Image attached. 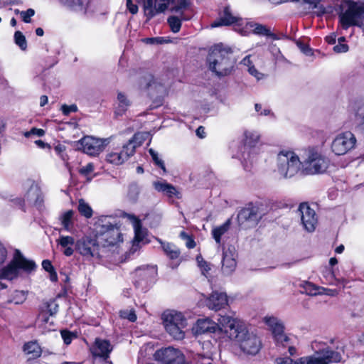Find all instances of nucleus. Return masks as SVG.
I'll return each mask as SVG.
<instances>
[{"label": "nucleus", "mask_w": 364, "mask_h": 364, "mask_svg": "<svg viewBox=\"0 0 364 364\" xmlns=\"http://www.w3.org/2000/svg\"><path fill=\"white\" fill-rule=\"evenodd\" d=\"M162 319L164 328L171 336L176 340L184 338V328L187 326V320L181 312L166 311L162 315Z\"/></svg>", "instance_id": "0eeeda50"}, {"label": "nucleus", "mask_w": 364, "mask_h": 364, "mask_svg": "<svg viewBox=\"0 0 364 364\" xmlns=\"http://www.w3.org/2000/svg\"><path fill=\"white\" fill-rule=\"evenodd\" d=\"M120 316L123 318H127L129 321L134 322L136 320V315L135 314L134 311H121Z\"/></svg>", "instance_id": "a18cd8bd"}, {"label": "nucleus", "mask_w": 364, "mask_h": 364, "mask_svg": "<svg viewBox=\"0 0 364 364\" xmlns=\"http://www.w3.org/2000/svg\"><path fill=\"white\" fill-rule=\"evenodd\" d=\"M42 267L48 272H52L53 270H54V268H53L51 262L48 259L43 261Z\"/></svg>", "instance_id": "680f3d73"}, {"label": "nucleus", "mask_w": 364, "mask_h": 364, "mask_svg": "<svg viewBox=\"0 0 364 364\" xmlns=\"http://www.w3.org/2000/svg\"><path fill=\"white\" fill-rule=\"evenodd\" d=\"M144 141L143 134H135L129 141L124 144L119 152H111L107 155V161L110 164L120 165L132 156L137 146L141 145Z\"/></svg>", "instance_id": "1a4fd4ad"}, {"label": "nucleus", "mask_w": 364, "mask_h": 364, "mask_svg": "<svg viewBox=\"0 0 364 364\" xmlns=\"http://www.w3.org/2000/svg\"><path fill=\"white\" fill-rule=\"evenodd\" d=\"M112 350V346L107 340L96 338L94 345L91 348V352L95 357H100L104 359L109 358Z\"/></svg>", "instance_id": "5701e85b"}, {"label": "nucleus", "mask_w": 364, "mask_h": 364, "mask_svg": "<svg viewBox=\"0 0 364 364\" xmlns=\"http://www.w3.org/2000/svg\"><path fill=\"white\" fill-rule=\"evenodd\" d=\"M187 240H188L187 242H186L187 247L189 249L195 247V246H196L195 241L193 240H192L191 237H188Z\"/></svg>", "instance_id": "338daca9"}, {"label": "nucleus", "mask_w": 364, "mask_h": 364, "mask_svg": "<svg viewBox=\"0 0 364 364\" xmlns=\"http://www.w3.org/2000/svg\"><path fill=\"white\" fill-rule=\"evenodd\" d=\"M277 364H296V360L290 358H279L276 359Z\"/></svg>", "instance_id": "13d9d810"}, {"label": "nucleus", "mask_w": 364, "mask_h": 364, "mask_svg": "<svg viewBox=\"0 0 364 364\" xmlns=\"http://www.w3.org/2000/svg\"><path fill=\"white\" fill-rule=\"evenodd\" d=\"M117 100V106L116 107L115 114L117 115H122L130 106V100L125 94L122 92H118Z\"/></svg>", "instance_id": "c756f323"}, {"label": "nucleus", "mask_w": 364, "mask_h": 364, "mask_svg": "<svg viewBox=\"0 0 364 364\" xmlns=\"http://www.w3.org/2000/svg\"><path fill=\"white\" fill-rule=\"evenodd\" d=\"M35 10L28 9L26 11H22L21 18L24 23H28L31 22V17L35 15Z\"/></svg>", "instance_id": "37998d69"}, {"label": "nucleus", "mask_w": 364, "mask_h": 364, "mask_svg": "<svg viewBox=\"0 0 364 364\" xmlns=\"http://www.w3.org/2000/svg\"><path fill=\"white\" fill-rule=\"evenodd\" d=\"M26 299V295L23 291H15L12 299L9 301L10 302L14 303L15 304H20L23 303Z\"/></svg>", "instance_id": "a19ab883"}, {"label": "nucleus", "mask_w": 364, "mask_h": 364, "mask_svg": "<svg viewBox=\"0 0 364 364\" xmlns=\"http://www.w3.org/2000/svg\"><path fill=\"white\" fill-rule=\"evenodd\" d=\"M334 10L343 29L351 26L364 28V5L353 0H336Z\"/></svg>", "instance_id": "f03ea898"}, {"label": "nucleus", "mask_w": 364, "mask_h": 364, "mask_svg": "<svg viewBox=\"0 0 364 364\" xmlns=\"http://www.w3.org/2000/svg\"><path fill=\"white\" fill-rule=\"evenodd\" d=\"M154 358L164 364H184L183 354L173 347L161 348L155 352Z\"/></svg>", "instance_id": "f8f14e48"}, {"label": "nucleus", "mask_w": 364, "mask_h": 364, "mask_svg": "<svg viewBox=\"0 0 364 364\" xmlns=\"http://www.w3.org/2000/svg\"><path fill=\"white\" fill-rule=\"evenodd\" d=\"M95 237L102 249L117 245L122 241V235L114 218L102 216L95 224Z\"/></svg>", "instance_id": "20e7f679"}, {"label": "nucleus", "mask_w": 364, "mask_h": 364, "mask_svg": "<svg viewBox=\"0 0 364 364\" xmlns=\"http://www.w3.org/2000/svg\"><path fill=\"white\" fill-rule=\"evenodd\" d=\"M260 218L261 216L259 214L258 208L252 204L242 209L237 215L239 224L245 228L256 225Z\"/></svg>", "instance_id": "dca6fc26"}, {"label": "nucleus", "mask_w": 364, "mask_h": 364, "mask_svg": "<svg viewBox=\"0 0 364 364\" xmlns=\"http://www.w3.org/2000/svg\"><path fill=\"white\" fill-rule=\"evenodd\" d=\"M48 99L46 95H42L40 97V105L41 107L45 106L48 103Z\"/></svg>", "instance_id": "774afa93"}, {"label": "nucleus", "mask_w": 364, "mask_h": 364, "mask_svg": "<svg viewBox=\"0 0 364 364\" xmlns=\"http://www.w3.org/2000/svg\"><path fill=\"white\" fill-rule=\"evenodd\" d=\"M45 134V131L42 129L32 128L29 132H26L24 134L26 137H29L31 135L34 134L38 136H42Z\"/></svg>", "instance_id": "8fccbe9b"}, {"label": "nucleus", "mask_w": 364, "mask_h": 364, "mask_svg": "<svg viewBox=\"0 0 364 364\" xmlns=\"http://www.w3.org/2000/svg\"><path fill=\"white\" fill-rule=\"evenodd\" d=\"M36 269L34 261L28 259L19 250H16L11 262L0 270V279L11 281L18 278L21 271L31 273Z\"/></svg>", "instance_id": "39448f33"}, {"label": "nucleus", "mask_w": 364, "mask_h": 364, "mask_svg": "<svg viewBox=\"0 0 364 364\" xmlns=\"http://www.w3.org/2000/svg\"><path fill=\"white\" fill-rule=\"evenodd\" d=\"M237 21V18L233 16L228 8L224 9L223 15L219 20L212 23V27H218L221 26H229Z\"/></svg>", "instance_id": "2f4dec72"}, {"label": "nucleus", "mask_w": 364, "mask_h": 364, "mask_svg": "<svg viewBox=\"0 0 364 364\" xmlns=\"http://www.w3.org/2000/svg\"><path fill=\"white\" fill-rule=\"evenodd\" d=\"M47 309L50 316H54L58 311V304L54 301H50L47 303Z\"/></svg>", "instance_id": "de8ad7c7"}, {"label": "nucleus", "mask_w": 364, "mask_h": 364, "mask_svg": "<svg viewBox=\"0 0 364 364\" xmlns=\"http://www.w3.org/2000/svg\"><path fill=\"white\" fill-rule=\"evenodd\" d=\"M168 23L172 32L178 33L181 27V19L175 16H171L168 18Z\"/></svg>", "instance_id": "58836bf2"}, {"label": "nucleus", "mask_w": 364, "mask_h": 364, "mask_svg": "<svg viewBox=\"0 0 364 364\" xmlns=\"http://www.w3.org/2000/svg\"><path fill=\"white\" fill-rule=\"evenodd\" d=\"M57 242L63 247H67L74 245L75 240L71 236H61Z\"/></svg>", "instance_id": "79ce46f5"}, {"label": "nucleus", "mask_w": 364, "mask_h": 364, "mask_svg": "<svg viewBox=\"0 0 364 364\" xmlns=\"http://www.w3.org/2000/svg\"><path fill=\"white\" fill-rule=\"evenodd\" d=\"M153 186L156 191L161 192L170 198L177 196L178 193L173 185L168 183L164 180L154 181L153 183Z\"/></svg>", "instance_id": "a878e982"}, {"label": "nucleus", "mask_w": 364, "mask_h": 364, "mask_svg": "<svg viewBox=\"0 0 364 364\" xmlns=\"http://www.w3.org/2000/svg\"><path fill=\"white\" fill-rule=\"evenodd\" d=\"M78 211L87 218L92 216V209L83 199H80L78 202Z\"/></svg>", "instance_id": "c9c22d12"}, {"label": "nucleus", "mask_w": 364, "mask_h": 364, "mask_svg": "<svg viewBox=\"0 0 364 364\" xmlns=\"http://www.w3.org/2000/svg\"><path fill=\"white\" fill-rule=\"evenodd\" d=\"M329 164L328 159L317 149L309 148L302 161L301 174L314 175L324 173Z\"/></svg>", "instance_id": "423d86ee"}, {"label": "nucleus", "mask_w": 364, "mask_h": 364, "mask_svg": "<svg viewBox=\"0 0 364 364\" xmlns=\"http://www.w3.org/2000/svg\"><path fill=\"white\" fill-rule=\"evenodd\" d=\"M207 60L209 69L218 77L230 75L235 65L231 49L222 44L215 45L210 49Z\"/></svg>", "instance_id": "7ed1b4c3"}, {"label": "nucleus", "mask_w": 364, "mask_h": 364, "mask_svg": "<svg viewBox=\"0 0 364 364\" xmlns=\"http://www.w3.org/2000/svg\"><path fill=\"white\" fill-rule=\"evenodd\" d=\"M249 73L254 76L255 77H256L257 80H261L264 77V75L259 72L255 68V66L253 67H250V68L247 69Z\"/></svg>", "instance_id": "603ef678"}, {"label": "nucleus", "mask_w": 364, "mask_h": 364, "mask_svg": "<svg viewBox=\"0 0 364 364\" xmlns=\"http://www.w3.org/2000/svg\"><path fill=\"white\" fill-rule=\"evenodd\" d=\"M74 212L73 210H68L63 213L60 219L63 228L68 232H72L73 228V217Z\"/></svg>", "instance_id": "f704fd0d"}, {"label": "nucleus", "mask_w": 364, "mask_h": 364, "mask_svg": "<svg viewBox=\"0 0 364 364\" xmlns=\"http://www.w3.org/2000/svg\"><path fill=\"white\" fill-rule=\"evenodd\" d=\"M61 336L63 339L64 343L66 345L70 344L73 339L76 338V335L74 333H72L69 331L63 330L61 331Z\"/></svg>", "instance_id": "c03bdc74"}, {"label": "nucleus", "mask_w": 364, "mask_h": 364, "mask_svg": "<svg viewBox=\"0 0 364 364\" xmlns=\"http://www.w3.org/2000/svg\"><path fill=\"white\" fill-rule=\"evenodd\" d=\"M62 4L70 9L81 13H85L86 6L84 0H60Z\"/></svg>", "instance_id": "72a5a7b5"}, {"label": "nucleus", "mask_w": 364, "mask_h": 364, "mask_svg": "<svg viewBox=\"0 0 364 364\" xmlns=\"http://www.w3.org/2000/svg\"><path fill=\"white\" fill-rule=\"evenodd\" d=\"M125 216L129 220V221L132 224L134 230V237L133 240L132 250L135 252L139 248L140 242H146L145 241V239L147 235V232L145 228H142L141 220L135 215L131 214H126Z\"/></svg>", "instance_id": "f3484780"}, {"label": "nucleus", "mask_w": 364, "mask_h": 364, "mask_svg": "<svg viewBox=\"0 0 364 364\" xmlns=\"http://www.w3.org/2000/svg\"><path fill=\"white\" fill-rule=\"evenodd\" d=\"M23 352L30 355L31 358H36L41 356L42 350L36 341H29L23 346Z\"/></svg>", "instance_id": "c85d7f7f"}, {"label": "nucleus", "mask_w": 364, "mask_h": 364, "mask_svg": "<svg viewBox=\"0 0 364 364\" xmlns=\"http://www.w3.org/2000/svg\"><path fill=\"white\" fill-rule=\"evenodd\" d=\"M197 261L198 263V266L201 269L202 274L207 277L206 273H208L210 269V265L201 257H198Z\"/></svg>", "instance_id": "49530a36"}, {"label": "nucleus", "mask_w": 364, "mask_h": 364, "mask_svg": "<svg viewBox=\"0 0 364 364\" xmlns=\"http://www.w3.org/2000/svg\"><path fill=\"white\" fill-rule=\"evenodd\" d=\"M230 226V220L228 219L223 225L215 227L212 230V236L218 245L221 242V237L228 231Z\"/></svg>", "instance_id": "473e14b6"}, {"label": "nucleus", "mask_w": 364, "mask_h": 364, "mask_svg": "<svg viewBox=\"0 0 364 364\" xmlns=\"http://www.w3.org/2000/svg\"><path fill=\"white\" fill-rule=\"evenodd\" d=\"M223 316H220V319ZM219 321V320H218ZM221 326V330L224 331V327L218 322V323L212 321L210 318H200L198 319L195 326L193 328V331L195 334H203L205 333H214L215 331Z\"/></svg>", "instance_id": "4be33fe9"}, {"label": "nucleus", "mask_w": 364, "mask_h": 364, "mask_svg": "<svg viewBox=\"0 0 364 364\" xmlns=\"http://www.w3.org/2000/svg\"><path fill=\"white\" fill-rule=\"evenodd\" d=\"M298 210L304 229L308 232H313L318 224V217L315 210L307 203H301Z\"/></svg>", "instance_id": "4468645a"}, {"label": "nucleus", "mask_w": 364, "mask_h": 364, "mask_svg": "<svg viewBox=\"0 0 364 364\" xmlns=\"http://www.w3.org/2000/svg\"><path fill=\"white\" fill-rule=\"evenodd\" d=\"M157 240L161 244L163 251L170 259H176L180 257V250L174 244L164 242L161 239H157Z\"/></svg>", "instance_id": "bb28decb"}, {"label": "nucleus", "mask_w": 364, "mask_h": 364, "mask_svg": "<svg viewBox=\"0 0 364 364\" xmlns=\"http://www.w3.org/2000/svg\"><path fill=\"white\" fill-rule=\"evenodd\" d=\"M146 80L149 81L147 83V87L150 92L156 91L159 95V97H162L166 94L167 86L166 82H162L158 79L154 78L151 75H147Z\"/></svg>", "instance_id": "393cba45"}, {"label": "nucleus", "mask_w": 364, "mask_h": 364, "mask_svg": "<svg viewBox=\"0 0 364 364\" xmlns=\"http://www.w3.org/2000/svg\"><path fill=\"white\" fill-rule=\"evenodd\" d=\"M246 29H252V33L255 35L270 36L272 37L274 35L272 33L270 29L262 24L250 22L245 26Z\"/></svg>", "instance_id": "cd10ccee"}, {"label": "nucleus", "mask_w": 364, "mask_h": 364, "mask_svg": "<svg viewBox=\"0 0 364 364\" xmlns=\"http://www.w3.org/2000/svg\"><path fill=\"white\" fill-rule=\"evenodd\" d=\"M188 6V0H178V5L173 8V11L178 12L182 9H185Z\"/></svg>", "instance_id": "bf43d9fd"}, {"label": "nucleus", "mask_w": 364, "mask_h": 364, "mask_svg": "<svg viewBox=\"0 0 364 364\" xmlns=\"http://www.w3.org/2000/svg\"><path fill=\"white\" fill-rule=\"evenodd\" d=\"M264 322L272 331L277 343L284 346L289 341L288 336L284 333V325L279 318L274 316L265 317Z\"/></svg>", "instance_id": "a211bd4d"}, {"label": "nucleus", "mask_w": 364, "mask_h": 364, "mask_svg": "<svg viewBox=\"0 0 364 364\" xmlns=\"http://www.w3.org/2000/svg\"><path fill=\"white\" fill-rule=\"evenodd\" d=\"M196 135L200 138H204L205 135V129L200 126L196 129Z\"/></svg>", "instance_id": "69168bd1"}, {"label": "nucleus", "mask_w": 364, "mask_h": 364, "mask_svg": "<svg viewBox=\"0 0 364 364\" xmlns=\"http://www.w3.org/2000/svg\"><path fill=\"white\" fill-rule=\"evenodd\" d=\"M241 64H242L243 65L247 67V69L250 68V67H253L254 66L252 65V61L250 60V55H247V56L245 57L242 60Z\"/></svg>", "instance_id": "e2e57ef3"}, {"label": "nucleus", "mask_w": 364, "mask_h": 364, "mask_svg": "<svg viewBox=\"0 0 364 364\" xmlns=\"http://www.w3.org/2000/svg\"><path fill=\"white\" fill-rule=\"evenodd\" d=\"M127 1V8L129 11L132 14H136L138 12V6L136 4L132 3V0L126 1Z\"/></svg>", "instance_id": "6e6d98bb"}, {"label": "nucleus", "mask_w": 364, "mask_h": 364, "mask_svg": "<svg viewBox=\"0 0 364 364\" xmlns=\"http://www.w3.org/2000/svg\"><path fill=\"white\" fill-rule=\"evenodd\" d=\"M245 148H255L259 141L260 136L256 131L246 130L244 132Z\"/></svg>", "instance_id": "7c9ffc66"}, {"label": "nucleus", "mask_w": 364, "mask_h": 364, "mask_svg": "<svg viewBox=\"0 0 364 364\" xmlns=\"http://www.w3.org/2000/svg\"><path fill=\"white\" fill-rule=\"evenodd\" d=\"M172 0H144V12L148 20L164 12Z\"/></svg>", "instance_id": "6ab92c4d"}, {"label": "nucleus", "mask_w": 364, "mask_h": 364, "mask_svg": "<svg viewBox=\"0 0 364 364\" xmlns=\"http://www.w3.org/2000/svg\"><path fill=\"white\" fill-rule=\"evenodd\" d=\"M7 257V250L5 247L0 242V265L3 264Z\"/></svg>", "instance_id": "4d7b16f0"}, {"label": "nucleus", "mask_w": 364, "mask_h": 364, "mask_svg": "<svg viewBox=\"0 0 364 364\" xmlns=\"http://www.w3.org/2000/svg\"><path fill=\"white\" fill-rule=\"evenodd\" d=\"M14 42L22 50L27 48V41L24 35L19 31L14 33Z\"/></svg>", "instance_id": "4c0bfd02"}, {"label": "nucleus", "mask_w": 364, "mask_h": 364, "mask_svg": "<svg viewBox=\"0 0 364 364\" xmlns=\"http://www.w3.org/2000/svg\"><path fill=\"white\" fill-rule=\"evenodd\" d=\"M321 292H323L322 294H326L331 296H335L338 294L336 289H326L323 287H321Z\"/></svg>", "instance_id": "052dcab7"}, {"label": "nucleus", "mask_w": 364, "mask_h": 364, "mask_svg": "<svg viewBox=\"0 0 364 364\" xmlns=\"http://www.w3.org/2000/svg\"><path fill=\"white\" fill-rule=\"evenodd\" d=\"M144 41L149 44H161L164 42V40L161 37H155L145 38Z\"/></svg>", "instance_id": "5fc2aeb1"}, {"label": "nucleus", "mask_w": 364, "mask_h": 364, "mask_svg": "<svg viewBox=\"0 0 364 364\" xmlns=\"http://www.w3.org/2000/svg\"><path fill=\"white\" fill-rule=\"evenodd\" d=\"M61 110L65 115H68L71 112L77 111V107L75 105H63L61 107Z\"/></svg>", "instance_id": "09e8293b"}, {"label": "nucleus", "mask_w": 364, "mask_h": 364, "mask_svg": "<svg viewBox=\"0 0 364 364\" xmlns=\"http://www.w3.org/2000/svg\"><path fill=\"white\" fill-rule=\"evenodd\" d=\"M84 153L90 155H98L108 144V139L95 138L91 136L83 137L79 141Z\"/></svg>", "instance_id": "2eb2a0df"}, {"label": "nucleus", "mask_w": 364, "mask_h": 364, "mask_svg": "<svg viewBox=\"0 0 364 364\" xmlns=\"http://www.w3.org/2000/svg\"><path fill=\"white\" fill-rule=\"evenodd\" d=\"M205 305L209 309L219 311L228 305L226 293L215 291L206 299Z\"/></svg>", "instance_id": "412c9836"}, {"label": "nucleus", "mask_w": 364, "mask_h": 364, "mask_svg": "<svg viewBox=\"0 0 364 364\" xmlns=\"http://www.w3.org/2000/svg\"><path fill=\"white\" fill-rule=\"evenodd\" d=\"M302 161L291 151H282L277 155V168L284 178H291L301 173Z\"/></svg>", "instance_id": "6e6552de"}, {"label": "nucleus", "mask_w": 364, "mask_h": 364, "mask_svg": "<svg viewBox=\"0 0 364 364\" xmlns=\"http://www.w3.org/2000/svg\"><path fill=\"white\" fill-rule=\"evenodd\" d=\"M149 152L150 155L151 156L152 160L154 161L155 164L156 166H158L159 167H160L163 170L164 172H166V167L164 165V162L162 159H161L159 157L158 153L156 151H154L153 149H150L149 150Z\"/></svg>", "instance_id": "ea45409f"}, {"label": "nucleus", "mask_w": 364, "mask_h": 364, "mask_svg": "<svg viewBox=\"0 0 364 364\" xmlns=\"http://www.w3.org/2000/svg\"><path fill=\"white\" fill-rule=\"evenodd\" d=\"M356 141V138L352 132L340 133L333 139L331 143V150L336 155H344L354 149Z\"/></svg>", "instance_id": "9d476101"}, {"label": "nucleus", "mask_w": 364, "mask_h": 364, "mask_svg": "<svg viewBox=\"0 0 364 364\" xmlns=\"http://www.w3.org/2000/svg\"><path fill=\"white\" fill-rule=\"evenodd\" d=\"M333 50L338 53H346L348 50V46L346 43H338V44L333 47Z\"/></svg>", "instance_id": "3c124183"}, {"label": "nucleus", "mask_w": 364, "mask_h": 364, "mask_svg": "<svg viewBox=\"0 0 364 364\" xmlns=\"http://www.w3.org/2000/svg\"><path fill=\"white\" fill-rule=\"evenodd\" d=\"M76 250L83 257L90 259L100 257L102 247L95 237H86L76 242Z\"/></svg>", "instance_id": "9b49d317"}, {"label": "nucleus", "mask_w": 364, "mask_h": 364, "mask_svg": "<svg viewBox=\"0 0 364 364\" xmlns=\"http://www.w3.org/2000/svg\"><path fill=\"white\" fill-rule=\"evenodd\" d=\"M312 348L316 350V355H318L321 363H339L342 360V355L339 352L331 350L324 343L315 341L312 343Z\"/></svg>", "instance_id": "ddd939ff"}, {"label": "nucleus", "mask_w": 364, "mask_h": 364, "mask_svg": "<svg viewBox=\"0 0 364 364\" xmlns=\"http://www.w3.org/2000/svg\"><path fill=\"white\" fill-rule=\"evenodd\" d=\"M16 203L20 206H22L25 201L29 203L38 204L41 202V193L37 185L32 183L24 196V198L16 199Z\"/></svg>", "instance_id": "b1692460"}, {"label": "nucleus", "mask_w": 364, "mask_h": 364, "mask_svg": "<svg viewBox=\"0 0 364 364\" xmlns=\"http://www.w3.org/2000/svg\"><path fill=\"white\" fill-rule=\"evenodd\" d=\"M326 41L329 44H335L336 42V35L335 33H332L326 37Z\"/></svg>", "instance_id": "0e129e2a"}, {"label": "nucleus", "mask_w": 364, "mask_h": 364, "mask_svg": "<svg viewBox=\"0 0 364 364\" xmlns=\"http://www.w3.org/2000/svg\"><path fill=\"white\" fill-rule=\"evenodd\" d=\"M225 333L231 340L235 341L241 350L250 355H256L261 348V341L252 333H250L245 323L237 318L225 315L219 319Z\"/></svg>", "instance_id": "f257e3e1"}, {"label": "nucleus", "mask_w": 364, "mask_h": 364, "mask_svg": "<svg viewBox=\"0 0 364 364\" xmlns=\"http://www.w3.org/2000/svg\"><path fill=\"white\" fill-rule=\"evenodd\" d=\"M94 171V166L92 163L87 164L85 166L80 169V173L82 175H87Z\"/></svg>", "instance_id": "864d4df0"}, {"label": "nucleus", "mask_w": 364, "mask_h": 364, "mask_svg": "<svg viewBox=\"0 0 364 364\" xmlns=\"http://www.w3.org/2000/svg\"><path fill=\"white\" fill-rule=\"evenodd\" d=\"M303 288L305 293L310 296H316L323 294V292H321V287L316 286L309 282H305L304 283Z\"/></svg>", "instance_id": "e433bc0d"}, {"label": "nucleus", "mask_w": 364, "mask_h": 364, "mask_svg": "<svg viewBox=\"0 0 364 364\" xmlns=\"http://www.w3.org/2000/svg\"><path fill=\"white\" fill-rule=\"evenodd\" d=\"M237 252L234 246L229 245L223 249L222 271L223 274H232L237 266Z\"/></svg>", "instance_id": "aec40b11"}]
</instances>
